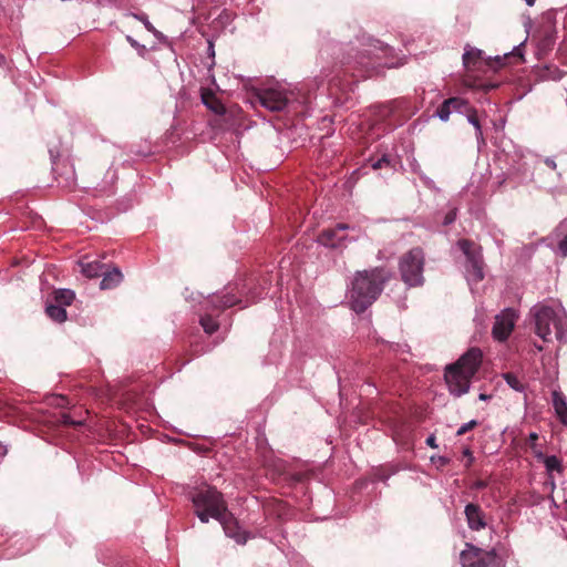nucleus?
<instances>
[{
	"mask_svg": "<svg viewBox=\"0 0 567 567\" xmlns=\"http://www.w3.org/2000/svg\"><path fill=\"white\" fill-rule=\"evenodd\" d=\"M391 272L383 267L359 270L351 280L349 298L357 313L364 312L381 295Z\"/></svg>",
	"mask_w": 567,
	"mask_h": 567,
	"instance_id": "1",
	"label": "nucleus"
},
{
	"mask_svg": "<svg viewBox=\"0 0 567 567\" xmlns=\"http://www.w3.org/2000/svg\"><path fill=\"white\" fill-rule=\"evenodd\" d=\"M482 359V351L478 348H471L456 362L446 367L444 378L452 394L461 396L468 392Z\"/></svg>",
	"mask_w": 567,
	"mask_h": 567,
	"instance_id": "2",
	"label": "nucleus"
},
{
	"mask_svg": "<svg viewBox=\"0 0 567 567\" xmlns=\"http://www.w3.org/2000/svg\"><path fill=\"white\" fill-rule=\"evenodd\" d=\"M194 512L202 523L209 518L218 520L228 511L223 494L216 487L207 486L192 493Z\"/></svg>",
	"mask_w": 567,
	"mask_h": 567,
	"instance_id": "3",
	"label": "nucleus"
},
{
	"mask_svg": "<svg viewBox=\"0 0 567 567\" xmlns=\"http://www.w3.org/2000/svg\"><path fill=\"white\" fill-rule=\"evenodd\" d=\"M529 315L533 321L534 332L544 342H550L553 340L550 326H554L555 337L558 340L564 338V322L551 307L536 305L530 309Z\"/></svg>",
	"mask_w": 567,
	"mask_h": 567,
	"instance_id": "4",
	"label": "nucleus"
},
{
	"mask_svg": "<svg viewBox=\"0 0 567 567\" xmlns=\"http://www.w3.org/2000/svg\"><path fill=\"white\" fill-rule=\"evenodd\" d=\"M424 252L421 248H412L400 260L402 280L410 287H417L424 282Z\"/></svg>",
	"mask_w": 567,
	"mask_h": 567,
	"instance_id": "5",
	"label": "nucleus"
},
{
	"mask_svg": "<svg viewBox=\"0 0 567 567\" xmlns=\"http://www.w3.org/2000/svg\"><path fill=\"white\" fill-rule=\"evenodd\" d=\"M458 247L466 257V272L468 280L478 282L484 279L483 259L481 249L468 239H461Z\"/></svg>",
	"mask_w": 567,
	"mask_h": 567,
	"instance_id": "6",
	"label": "nucleus"
},
{
	"mask_svg": "<svg viewBox=\"0 0 567 567\" xmlns=\"http://www.w3.org/2000/svg\"><path fill=\"white\" fill-rule=\"evenodd\" d=\"M518 316L515 310L507 308L495 317V322L492 329L494 339L505 341L514 330L515 322Z\"/></svg>",
	"mask_w": 567,
	"mask_h": 567,
	"instance_id": "7",
	"label": "nucleus"
},
{
	"mask_svg": "<svg viewBox=\"0 0 567 567\" xmlns=\"http://www.w3.org/2000/svg\"><path fill=\"white\" fill-rule=\"evenodd\" d=\"M258 99L261 105L271 112L282 111L289 102L286 92L277 89L261 90L258 94Z\"/></svg>",
	"mask_w": 567,
	"mask_h": 567,
	"instance_id": "8",
	"label": "nucleus"
},
{
	"mask_svg": "<svg viewBox=\"0 0 567 567\" xmlns=\"http://www.w3.org/2000/svg\"><path fill=\"white\" fill-rule=\"evenodd\" d=\"M218 522L221 524L228 537L235 539L237 544H246L249 535L247 532L240 529L237 519L229 511H227Z\"/></svg>",
	"mask_w": 567,
	"mask_h": 567,
	"instance_id": "9",
	"label": "nucleus"
},
{
	"mask_svg": "<svg viewBox=\"0 0 567 567\" xmlns=\"http://www.w3.org/2000/svg\"><path fill=\"white\" fill-rule=\"evenodd\" d=\"M349 229L348 224H338L334 228H328L321 231L318 241L327 247H340L346 239L344 231Z\"/></svg>",
	"mask_w": 567,
	"mask_h": 567,
	"instance_id": "10",
	"label": "nucleus"
},
{
	"mask_svg": "<svg viewBox=\"0 0 567 567\" xmlns=\"http://www.w3.org/2000/svg\"><path fill=\"white\" fill-rule=\"evenodd\" d=\"M465 516L468 527L473 530H480L486 526L484 514L481 507L476 504L470 503L466 505Z\"/></svg>",
	"mask_w": 567,
	"mask_h": 567,
	"instance_id": "11",
	"label": "nucleus"
},
{
	"mask_svg": "<svg viewBox=\"0 0 567 567\" xmlns=\"http://www.w3.org/2000/svg\"><path fill=\"white\" fill-rule=\"evenodd\" d=\"M233 291V288H227V291L224 295H214L209 298L208 301L216 310H224L230 308L235 305L240 303V299L237 298Z\"/></svg>",
	"mask_w": 567,
	"mask_h": 567,
	"instance_id": "12",
	"label": "nucleus"
},
{
	"mask_svg": "<svg viewBox=\"0 0 567 567\" xmlns=\"http://www.w3.org/2000/svg\"><path fill=\"white\" fill-rule=\"evenodd\" d=\"M200 99L204 105L215 114L221 115L226 112L224 104L213 90L207 87L202 89Z\"/></svg>",
	"mask_w": 567,
	"mask_h": 567,
	"instance_id": "13",
	"label": "nucleus"
},
{
	"mask_svg": "<svg viewBox=\"0 0 567 567\" xmlns=\"http://www.w3.org/2000/svg\"><path fill=\"white\" fill-rule=\"evenodd\" d=\"M80 267L85 277L95 278L102 276L107 266L99 260H87V258H83L80 261Z\"/></svg>",
	"mask_w": 567,
	"mask_h": 567,
	"instance_id": "14",
	"label": "nucleus"
},
{
	"mask_svg": "<svg viewBox=\"0 0 567 567\" xmlns=\"http://www.w3.org/2000/svg\"><path fill=\"white\" fill-rule=\"evenodd\" d=\"M102 276L103 279L100 284L101 289H113L123 280V275L117 267H113L112 270H109L106 267Z\"/></svg>",
	"mask_w": 567,
	"mask_h": 567,
	"instance_id": "15",
	"label": "nucleus"
},
{
	"mask_svg": "<svg viewBox=\"0 0 567 567\" xmlns=\"http://www.w3.org/2000/svg\"><path fill=\"white\" fill-rule=\"evenodd\" d=\"M553 405L560 422L567 425V401L561 392H553Z\"/></svg>",
	"mask_w": 567,
	"mask_h": 567,
	"instance_id": "16",
	"label": "nucleus"
},
{
	"mask_svg": "<svg viewBox=\"0 0 567 567\" xmlns=\"http://www.w3.org/2000/svg\"><path fill=\"white\" fill-rule=\"evenodd\" d=\"M481 548L468 546L461 553L460 559L463 567H476L480 564Z\"/></svg>",
	"mask_w": 567,
	"mask_h": 567,
	"instance_id": "17",
	"label": "nucleus"
},
{
	"mask_svg": "<svg viewBox=\"0 0 567 567\" xmlns=\"http://www.w3.org/2000/svg\"><path fill=\"white\" fill-rule=\"evenodd\" d=\"M476 567H504L502 559L497 556L495 549L481 550L480 564Z\"/></svg>",
	"mask_w": 567,
	"mask_h": 567,
	"instance_id": "18",
	"label": "nucleus"
},
{
	"mask_svg": "<svg viewBox=\"0 0 567 567\" xmlns=\"http://www.w3.org/2000/svg\"><path fill=\"white\" fill-rule=\"evenodd\" d=\"M464 115L467 117V121L474 126L476 138L484 141L477 110L471 105Z\"/></svg>",
	"mask_w": 567,
	"mask_h": 567,
	"instance_id": "19",
	"label": "nucleus"
},
{
	"mask_svg": "<svg viewBox=\"0 0 567 567\" xmlns=\"http://www.w3.org/2000/svg\"><path fill=\"white\" fill-rule=\"evenodd\" d=\"M45 312L52 320L56 322H63L66 320V311L61 305L48 302Z\"/></svg>",
	"mask_w": 567,
	"mask_h": 567,
	"instance_id": "20",
	"label": "nucleus"
},
{
	"mask_svg": "<svg viewBox=\"0 0 567 567\" xmlns=\"http://www.w3.org/2000/svg\"><path fill=\"white\" fill-rule=\"evenodd\" d=\"M75 298V293L70 289H59L53 292L54 302L62 307L70 306Z\"/></svg>",
	"mask_w": 567,
	"mask_h": 567,
	"instance_id": "21",
	"label": "nucleus"
},
{
	"mask_svg": "<svg viewBox=\"0 0 567 567\" xmlns=\"http://www.w3.org/2000/svg\"><path fill=\"white\" fill-rule=\"evenodd\" d=\"M481 56H482L481 50H477L474 48H470V49L465 50V53L463 54L464 66L468 70L472 68H475V65H476L477 61L481 59Z\"/></svg>",
	"mask_w": 567,
	"mask_h": 567,
	"instance_id": "22",
	"label": "nucleus"
},
{
	"mask_svg": "<svg viewBox=\"0 0 567 567\" xmlns=\"http://www.w3.org/2000/svg\"><path fill=\"white\" fill-rule=\"evenodd\" d=\"M449 101L452 102V104H451L452 112L454 111V112H457L463 115L465 114L467 109L471 106V104L467 100L458 97V96L449 97Z\"/></svg>",
	"mask_w": 567,
	"mask_h": 567,
	"instance_id": "23",
	"label": "nucleus"
},
{
	"mask_svg": "<svg viewBox=\"0 0 567 567\" xmlns=\"http://www.w3.org/2000/svg\"><path fill=\"white\" fill-rule=\"evenodd\" d=\"M199 322L205 332L208 334H213L218 330L219 327L218 322L210 315L203 316Z\"/></svg>",
	"mask_w": 567,
	"mask_h": 567,
	"instance_id": "24",
	"label": "nucleus"
},
{
	"mask_svg": "<svg viewBox=\"0 0 567 567\" xmlns=\"http://www.w3.org/2000/svg\"><path fill=\"white\" fill-rule=\"evenodd\" d=\"M544 464L548 472H558V473L563 472L561 462L555 455L546 456L544 460Z\"/></svg>",
	"mask_w": 567,
	"mask_h": 567,
	"instance_id": "25",
	"label": "nucleus"
},
{
	"mask_svg": "<svg viewBox=\"0 0 567 567\" xmlns=\"http://www.w3.org/2000/svg\"><path fill=\"white\" fill-rule=\"evenodd\" d=\"M503 378L506 381V383L515 391L522 392L524 390V384L516 374L512 372H506L503 374Z\"/></svg>",
	"mask_w": 567,
	"mask_h": 567,
	"instance_id": "26",
	"label": "nucleus"
},
{
	"mask_svg": "<svg viewBox=\"0 0 567 567\" xmlns=\"http://www.w3.org/2000/svg\"><path fill=\"white\" fill-rule=\"evenodd\" d=\"M452 102L446 99L436 110V115L440 117L441 121L447 122L450 118V115L452 113L451 110Z\"/></svg>",
	"mask_w": 567,
	"mask_h": 567,
	"instance_id": "27",
	"label": "nucleus"
},
{
	"mask_svg": "<svg viewBox=\"0 0 567 567\" xmlns=\"http://www.w3.org/2000/svg\"><path fill=\"white\" fill-rule=\"evenodd\" d=\"M477 421L475 420H472L465 424H463L456 432V435L461 436V435H464L465 433H467L468 431L473 430L474 427L477 426Z\"/></svg>",
	"mask_w": 567,
	"mask_h": 567,
	"instance_id": "28",
	"label": "nucleus"
},
{
	"mask_svg": "<svg viewBox=\"0 0 567 567\" xmlns=\"http://www.w3.org/2000/svg\"><path fill=\"white\" fill-rule=\"evenodd\" d=\"M390 164H391V161H390L389 156L388 155H383L381 158H379L377 162H374L372 164V167L374 169H379V168H381L383 166H390Z\"/></svg>",
	"mask_w": 567,
	"mask_h": 567,
	"instance_id": "29",
	"label": "nucleus"
},
{
	"mask_svg": "<svg viewBox=\"0 0 567 567\" xmlns=\"http://www.w3.org/2000/svg\"><path fill=\"white\" fill-rule=\"evenodd\" d=\"M456 219V209L450 210L444 217V225H451Z\"/></svg>",
	"mask_w": 567,
	"mask_h": 567,
	"instance_id": "30",
	"label": "nucleus"
},
{
	"mask_svg": "<svg viewBox=\"0 0 567 567\" xmlns=\"http://www.w3.org/2000/svg\"><path fill=\"white\" fill-rule=\"evenodd\" d=\"M558 249L561 252L563 257L567 256V235L558 243Z\"/></svg>",
	"mask_w": 567,
	"mask_h": 567,
	"instance_id": "31",
	"label": "nucleus"
},
{
	"mask_svg": "<svg viewBox=\"0 0 567 567\" xmlns=\"http://www.w3.org/2000/svg\"><path fill=\"white\" fill-rule=\"evenodd\" d=\"M487 485H488L487 481L478 480L473 484V488L483 489V488L487 487Z\"/></svg>",
	"mask_w": 567,
	"mask_h": 567,
	"instance_id": "32",
	"label": "nucleus"
},
{
	"mask_svg": "<svg viewBox=\"0 0 567 567\" xmlns=\"http://www.w3.org/2000/svg\"><path fill=\"white\" fill-rule=\"evenodd\" d=\"M545 164L547 167H549L550 169H556V162L551 158H546L545 159Z\"/></svg>",
	"mask_w": 567,
	"mask_h": 567,
	"instance_id": "33",
	"label": "nucleus"
},
{
	"mask_svg": "<svg viewBox=\"0 0 567 567\" xmlns=\"http://www.w3.org/2000/svg\"><path fill=\"white\" fill-rule=\"evenodd\" d=\"M426 444L431 447H436L435 436L431 435L426 439Z\"/></svg>",
	"mask_w": 567,
	"mask_h": 567,
	"instance_id": "34",
	"label": "nucleus"
},
{
	"mask_svg": "<svg viewBox=\"0 0 567 567\" xmlns=\"http://www.w3.org/2000/svg\"><path fill=\"white\" fill-rule=\"evenodd\" d=\"M126 40L128 41V43L134 47V48H138L140 44L137 43V41H135L131 35H127L126 37Z\"/></svg>",
	"mask_w": 567,
	"mask_h": 567,
	"instance_id": "35",
	"label": "nucleus"
},
{
	"mask_svg": "<svg viewBox=\"0 0 567 567\" xmlns=\"http://www.w3.org/2000/svg\"><path fill=\"white\" fill-rule=\"evenodd\" d=\"M478 398H480V400L485 401V400L489 399V398H491V395H487V394H485V393H481Z\"/></svg>",
	"mask_w": 567,
	"mask_h": 567,
	"instance_id": "36",
	"label": "nucleus"
},
{
	"mask_svg": "<svg viewBox=\"0 0 567 567\" xmlns=\"http://www.w3.org/2000/svg\"><path fill=\"white\" fill-rule=\"evenodd\" d=\"M6 453H7L6 447L2 444H0V455H4Z\"/></svg>",
	"mask_w": 567,
	"mask_h": 567,
	"instance_id": "37",
	"label": "nucleus"
},
{
	"mask_svg": "<svg viewBox=\"0 0 567 567\" xmlns=\"http://www.w3.org/2000/svg\"><path fill=\"white\" fill-rule=\"evenodd\" d=\"M525 1H526V3H527L529 7H532V6H534V4H535V1H536V0H525Z\"/></svg>",
	"mask_w": 567,
	"mask_h": 567,
	"instance_id": "38",
	"label": "nucleus"
},
{
	"mask_svg": "<svg viewBox=\"0 0 567 567\" xmlns=\"http://www.w3.org/2000/svg\"><path fill=\"white\" fill-rule=\"evenodd\" d=\"M381 49L386 52L389 50V47L388 45H382Z\"/></svg>",
	"mask_w": 567,
	"mask_h": 567,
	"instance_id": "39",
	"label": "nucleus"
},
{
	"mask_svg": "<svg viewBox=\"0 0 567 567\" xmlns=\"http://www.w3.org/2000/svg\"><path fill=\"white\" fill-rule=\"evenodd\" d=\"M536 348H537V350H539V351H542V350H543V347H540V346H537Z\"/></svg>",
	"mask_w": 567,
	"mask_h": 567,
	"instance_id": "40",
	"label": "nucleus"
},
{
	"mask_svg": "<svg viewBox=\"0 0 567 567\" xmlns=\"http://www.w3.org/2000/svg\"><path fill=\"white\" fill-rule=\"evenodd\" d=\"M565 504L567 505V499L565 501Z\"/></svg>",
	"mask_w": 567,
	"mask_h": 567,
	"instance_id": "41",
	"label": "nucleus"
}]
</instances>
